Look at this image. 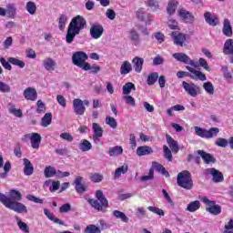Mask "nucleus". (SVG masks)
Here are the masks:
<instances>
[{
	"instance_id": "obj_1",
	"label": "nucleus",
	"mask_w": 233,
	"mask_h": 233,
	"mask_svg": "<svg viewBox=\"0 0 233 233\" xmlns=\"http://www.w3.org/2000/svg\"><path fill=\"white\" fill-rule=\"evenodd\" d=\"M9 196L10 198L6 197V195L3 193H0V203H3L6 208L14 210V212H17L18 214H23V212L26 214V212H28L26 206L19 202L21 199H23V195H21V192L12 189L9 192Z\"/></svg>"
},
{
	"instance_id": "obj_2",
	"label": "nucleus",
	"mask_w": 233,
	"mask_h": 233,
	"mask_svg": "<svg viewBox=\"0 0 233 233\" xmlns=\"http://www.w3.org/2000/svg\"><path fill=\"white\" fill-rule=\"evenodd\" d=\"M85 26H86V19L82 15H78L72 18L66 35V42L67 45L74 43V39H76V35L81 34V30H85Z\"/></svg>"
},
{
	"instance_id": "obj_3",
	"label": "nucleus",
	"mask_w": 233,
	"mask_h": 233,
	"mask_svg": "<svg viewBox=\"0 0 233 233\" xmlns=\"http://www.w3.org/2000/svg\"><path fill=\"white\" fill-rule=\"evenodd\" d=\"M166 141L168 146L164 145L163 150H164V157L165 159H167V161L172 162L174 160L173 154H177L179 152V144H177V141H176L170 135H166ZM169 147V148H168Z\"/></svg>"
},
{
	"instance_id": "obj_4",
	"label": "nucleus",
	"mask_w": 233,
	"mask_h": 233,
	"mask_svg": "<svg viewBox=\"0 0 233 233\" xmlns=\"http://www.w3.org/2000/svg\"><path fill=\"white\" fill-rule=\"evenodd\" d=\"M96 200L89 198L87 202L95 210H98V212H106V208H108V200L103 195V191L96 190Z\"/></svg>"
},
{
	"instance_id": "obj_5",
	"label": "nucleus",
	"mask_w": 233,
	"mask_h": 233,
	"mask_svg": "<svg viewBox=\"0 0 233 233\" xmlns=\"http://www.w3.org/2000/svg\"><path fill=\"white\" fill-rule=\"evenodd\" d=\"M177 184L185 190H192L194 188V180H192V174L190 171L184 170L179 172L177 176Z\"/></svg>"
},
{
	"instance_id": "obj_6",
	"label": "nucleus",
	"mask_w": 233,
	"mask_h": 233,
	"mask_svg": "<svg viewBox=\"0 0 233 233\" xmlns=\"http://www.w3.org/2000/svg\"><path fill=\"white\" fill-rule=\"evenodd\" d=\"M196 136L198 137H202L204 139H212V137H216L218 134H219V128L218 127H211L209 129H205L203 127L196 126L194 127Z\"/></svg>"
},
{
	"instance_id": "obj_7",
	"label": "nucleus",
	"mask_w": 233,
	"mask_h": 233,
	"mask_svg": "<svg viewBox=\"0 0 233 233\" xmlns=\"http://www.w3.org/2000/svg\"><path fill=\"white\" fill-rule=\"evenodd\" d=\"M199 199L205 205H208L206 208L207 212L212 214L213 216H219L221 214V206L216 205V201L208 199L207 197H199Z\"/></svg>"
},
{
	"instance_id": "obj_8",
	"label": "nucleus",
	"mask_w": 233,
	"mask_h": 233,
	"mask_svg": "<svg viewBox=\"0 0 233 233\" xmlns=\"http://www.w3.org/2000/svg\"><path fill=\"white\" fill-rule=\"evenodd\" d=\"M174 59L179 61V63H184V65H190L193 68H198L199 64L192 59L190 56L184 53H175L173 54Z\"/></svg>"
},
{
	"instance_id": "obj_9",
	"label": "nucleus",
	"mask_w": 233,
	"mask_h": 233,
	"mask_svg": "<svg viewBox=\"0 0 233 233\" xmlns=\"http://www.w3.org/2000/svg\"><path fill=\"white\" fill-rule=\"evenodd\" d=\"M24 137H25V139H30L32 148L39 150V147H41V141L43 140V137L39 133L25 134Z\"/></svg>"
},
{
	"instance_id": "obj_10",
	"label": "nucleus",
	"mask_w": 233,
	"mask_h": 233,
	"mask_svg": "<svg viewBox=\"0 0 233 233\" xmlns=\"http://www.w3.org/2000/svg\"><path fill=\"white\" fill-rule=\"evenodd\" d=\"M88 59V55L83 51H78L73 54L72 61L76 66H81V64Z\"/></svg>"
},
{
	"instance_id": "obj_11",
	"label": "nucleus",
	"mask_w": 233,
	"mask_h": 233,
	"mask_svg": "<svg viewBox=\"0 0 233 233\" xmlns=\"http://www.w3.org/2000/svg\"><path fill=\"white\" fill-rule=\"evenodd\" d=\"M171 37L173 38L174 44L177 45V46H185V43L187 42V35L177 31H173L171 33Z\"/></svg>"
},
{
	"instance_id": "obj_12",
	"label": "nucleus",
	"mask_w": 233,
	"mask_h": 233,
	"mask_svg": "<svg viewBox=\"0 0 233 233\" xmlns=\"http://www.w3.org/2000/svg\"><path fill=\"white\" fill-rule=\"evenodd\" d=\"M73 108L76 116H83V114L86 112V107H85L83 100H81L80 98H75L73 100Z\"/></svg>"
},
{
	"instance_id": "obj_13",
	"label": "nucleus",
	"mask_w": 233,
	"mask_h": 233,
	"mask_svg": "<svg viewBox=\"0 0 233 233\" xmlns=\"http://www.w3.org/2000/svg\"><path fill=\"white\" fill-rule=\"evenodd\" d=\"M206 172L212 175L214 183H223L225 181V177L221 171L216 169L215 167L207 168Z\"/></svg>"
},
{
	"instance_id": "obj_14",
	"label": "nucleus",
	"mask_w": 233,
	"mask_h": 233,
	"mask_svg": "<svg viewBox=\"0 0 233 233\" xmlns=\"http://www.w3.org/2000/svg\"><path fill=\"white\" fill-rule=\"evenodd\" d=\"M89 32H90V35H91V37H93V39H99V37H101V35H103V34L105 32V28L103 27V25H101L99 24H95V25H91Z\"/></svg>"
},
{
	"instance_id": "obj_15",
	"label": "nucleus",
	"mask_w": 233,
	"mask_h": 233,
	"mask_svg": "<svg viewBox=\"0 0 233 233\" xmlns=\"http://www.w3.org/2000/svg\"><path fill=\"white\" fill-rule=\"evenodd\" d=\"M137 17L139 21H145L147 25H150V22L152 21V15L145 12V8L143 7H140L137 11Z\"/></svg>"
},
{
	"instance_id": "obj_16",
	"label": "nucleus",
	"mask_w": 233,
	"mask_h": 233,
	"mask_svg": "<svg viewBox=\"0 0 233 233\" xmlns=\"http://www.w3.org/2000/svg\"><path fill=\"white\" fill-rule=\"evenodd\" d=\"M183 88L187 94L191 96V97H196L198 96V90L196 89V84L191 83L188 84V82H182Z\"/></svg>"
},
{
	"instance_id": "obj_17",
	"label": "nucleus",
	"mask_w": 233,
	"mask_h": 233,
	"mask_svg": "<svg viewBox=\"0 0 233 233\" xmlns=\"http://www.w3.org/2000/svg\"><path fill=\"white\" fill-rule=\"evenodd\" d=\"M222 34L226 37H232L233 35L232 24L228 18H225L223 21Z\"/></svg>"
},
{
	"instance_id": "obj_18",
	"label": "nucleus",
	"mask_w": 233,
	"mask_h": 233,
	"mask_svg": "<svg viewBox=\"0 0 233 233\" xmlns=\"http://www.w3.org/2000/svg\"><path fill=\"white\" fill-rule=\"evenodd\" d=\"M133 68L137 74H141L143 72V65H145V59L135 56L132 60Z\"/></svg>"
},
{
	"instance_id": "obj_19",
	"label": "nucleus",
	"mask_w": 233,
	"mask_h": 233,
	"mask_svg": "<svg viewBox=\"0 0 233 233\" xmlns=\"http://www.w3.org/2000/svg\"><path fill=\"white\" fill-rule=\"evenodd\" d=\"M198 155L200 156V157H202V159L206 165H210V163L214 164L217 161L216 157H214V156H212V154L207 153L204 150H198Z\"/></svg>"
},
{
	"instance_id": "obj_20",
	"label": "nucleus",
	"mask_w": 233,
	"mask_h": 233,
	"mask_svg": "<svg viewBox=\"0 0 233 233\" xmlns=\"http://www.w3.org/2000/svg\"><path fill=\"white\" fill-rule=\"evenodd\" d=\"M204 19L209 26H218L219 23V18L216 15H212V13L210 12H206L204 14Z\"/></svg>"
},
{
	"instance_id": "obj_21",
	"label": "nucleus",
	"mask_w": 233,
	"mask_h": 233,
	"mask_svg": "<svg viewBox=\"0 0 233 233\" xmlns=\"http://www.w3.org/2000/svg\"><path fill=\"white\" fill-rule=\"evenodd\" d=\"M24 97L27 101H35L37 99V91L34 87H27L24 91Z\"/></svg>"
},
{
	"instance_id": "obj_22",
	"label": "nucleus",
	"mask_w": 233,
	"mask_h": 233,
	"mask_svg": "<svg viewBox=\"0 0 233 233\" xmlns=\"http://www.w3.org/2000/svg\"><path fill=\"white\" fill-rule=\"evenodd\" d=\"M75 190L77 192V194H85L86 192V187L83 185V177H76L75 179Z\"/></svg>"
},
{
	"instance_id": "obj_23",
	"label": "nucleus",
	"mask_w": 233,
	"mask_h": 233,
	"mask_svg": "<svg viewBox=\"0 0 233 233\" xmlns=\"http://www.w3.org/2000/svg\"><path fill=\"white\" fill-rule=\"evenodd\" d=\"M178 15L185 23H194V15L185 9H179Z\"/></svg>"
},
{
	"instance_id": "obj_24",
	"label": "nucleus",
	"mask_w": 233,
	"mask_h": 233,
	"mask_svg": "<svg viewBox=\"0 0 233 233\" xmlns=\"http://www.w3.org/2000/svg\"><path fill=\"white\" fill-rule=\"evenodd\" d=\"M150 154H154V149H152L150 146H140L137 148V156L139 157L143 156H150Z\"/></svg>"
},
{
	"instance_id": "obj_25",
	"label": "nucleus",
	"mask_w": 233,
	"mask_h": 233,
	"mask_svg": "<svg viewBox=\"0 0 233 233\" xmlns=\"http://www.w3.org/2000/svg\"><path fill=\"white\" fill-rule=\"evenodd\" d=\"M129 40L131 41L132 45L135 46H139L141 44V38L139 37V33L136 31V29H131L129 32Z\"/></svg>"
},
{
	"instance_id": "obj_26",
	"label": "nucleus",
	"mask_w": 233,
	"mask_h": 233,
	"mask_svg": "<svg viewBox=\"0 0 233 233\" xmlns=\"http://www.w3.org/2000/svg\"><path fill=\"white\" fill-rule=\"evenodd\" d=\"M23 161L25 176H32L34 174V165L28 158H24Z\"/></svg>"
},
{
	"instance_id": "obj_27",
	"label": "nucleus",
	"mask_w": 233,
	"mask_h": 233,
	"mask_svg": "<svg viewBox=\"0 0 233 233\" xmlns=\"http://www.w3.org/2000/svg\"><path fill=\"white\" fill-rule=\"evenodd\" d=\"M56 61L52 59V57H46L43 61V66L47 72H54L56 70Z\"/></svg>"
},
{
	"instance_id": "obj_28",
	"label": "nucleus",
	"mask_w": 233,
	"mask_h": 233,
	"mask_svg": "<svg viewBox=\"0 0 233 233\" xmlns=\"http://www.w3.org/2000/svg\"><path fill=\"white\" fill-rule=\"evenodd\" d=\"M186 68L188 70V72H190L191 74H193V76H195V79L196 77H198V79H199L200 81H207V76L203 74V72L198 71L196 70V68L188 66H186Z\"/></svg>"
},
{
	"instance_id": "obj_29",
	"label": "nucleus",
	"mask_w": 233,
	"mask_h": 233,
	"mask_svg": "<svg viewBox=\"0 0 233 233\" xmlns=\"http://www.w3.org/2000/svg\"><path fill=\"white\" fill-rule=\"evenodd\" d=\"M15 14H17V9L15 8V5L8 4L5 9V15H7V17H9L10 19H15Z\"/></svg>"
},
{
	"instance_id": "obj_30",
	"label": "nucleus",
	"mask_w": 233,
	"mask_h": 233,
	"mask_svg": "<svg viewBox=\"0 0 233 233\" xmlns=\"http://www.w3.org/2000/svg\"><path fill=\"white\" fill-rule=\"evenodd\" d=\"M223 54L225 56H230L233 54V40L231 38L226 40L224 44Z\"/></svg>"
},
{
	"instance_id": "obj_31",
	"label": "nucleus",
	"mask_w": 233,
	"mask_h": 233,
	"mask_svg": "<svg viewBox=\"0 0 233 233\" xmlns=\"http://www.w3.org/2000/svg\"><path fill=\"white\" fill-rule=\"evenodd\" d=\"M44 214L50 219V221H53V223H56L57 225H65V222L57 218H55L54 213L50 212V210L45 208Z\"/></svg>"
},
{
	"instance_id": "obj_32",
	"label": "nucleus",
	"mask_w": 233,
	"mask_h": 233,
	"mask_svg": "<svg viewBox=\"0 0 233 233\" xmlns=\"http://www.w3.org/2000/svg\"><path fill=\"white\" fill-rule=\"evenodd\" d=\"M78 148L81 152H88V150H92V143L87 139H82L78 145Z\"/></svg>"
},
{
	"instance_id": "obj_33",
	"label": "nucleus",
	"mask_w": 233,
	"mask_h": 233,
	"mask_svg": "<svg viewBox=\"0 0 233 233\" xmlns=\"http://www.w3.org/2000/svg\"><path fill=\"white\" fill-rule=\"evenodd\" d=\"M130 72H132V64L128 61H124L120 66V74L127 76V74H130Z\"/></svg>"
},
{
	"instance_id": "obj_34",
	"label": "nucleus",
	"mask_w": 233,
	"mask_h": 233,
	"mask_svg": "<svg viewBox=\"0 0 233 233\" xmlns=\"http://www.w3.org/2000/svg\"><path fill=\"white\" fill-rule=\"evenodd\" d=\"M177 5H179V3L176 0L168 2L167 12L169 15H174V14H176V10H177Z\"/></svg>"
},
{
	"instance_id": "obj_35",
	"label": "nucleus",
	"mask_w": 233,
	"mask_h": 233,
	"mask_svg": "<svg viewBox=\"0 0 233 233\" xmlns=\"http://www.w3.org/2000/svg\"><path fill=\"white\" fill-rule=\"evenodd\" d=\"M128 172V165L125 164L115 170L114 179H119L122 174Z\"/></svg>"
},
{
	"instance_id": "obj_36",
	"label": "nucleus",
	"mask_w": 233,
	"mask_h": 233,
	"mask_svg": "<svg viewBox=\"0 0 233 233\" xmlns=\"http://www.w3.org/2000/svg\"><path fill=\"white\" fill-rule=\"evenodd\" d=\"M41 125L44 128L52 125V113H46L45 116L41 119Z\"/></svg>"
},
{
	"instance_id": "obj_37",
	"label": "nucleus",
	"mask_w": 233,
	"mask_h": 233,
	"mask_svg": "<svg viewBox=\"0 0 233 233\" xmlns=\"http://www.w3.org/2000/svg\"><path fill=\"white\" fill-rule=\"evenodd\" d=\"M200 208H201V203L199 202V200H195L190 202L187 205V210L188 212H196V210H199Z\"/></svg>"
},
{
	"instance_id": "obj_38",
	"label": "nucleus",
	"mask_w": 233,
	"mask_h": 233,
	"mask_svg": "<svg viewBox=\"0 0 233 233\" xmlns=\"http://www.w3.org/2000/svg\"><path fill=\"white\" fill-rule=\"evenodd\" d=\"M157 79H159V74L157 72H153L148 75L147 83L149 86H152V85H156Z\"/></svg>"
},
{
	"instance_id": "obj_39",
	"label": "nucleus",
	"mask_w": 233,
	"mask_h": 233,
	"mask_svg": "<svg viewBox=\"0 0 233 233\" xmlns=\"http://www.w3.org/2000/svg\"><path fill=\"white\" fill-rule=\"evenodd\" d=\"M84 233H101V228L96 224H89L84 229Z\"/></svg>"
},
{
	"instance_id": "obj_40",
	"label": "nucleus",
	"mask_w": 233,
	"mask_h": 233,
	"mask_svg": "<svg viewBox=\"0 0 233 233\" xmlns=\"http://www.w3.org/2000/svg\"><path fill=\"white\" fill-rule=\"evenodd\" d=\"M123 154V147L121 146H115L109 148V156L114 157V156H121Z\"/></svg>"
},
{
	"instance_id": "obj_41",
	"label": "nucleus",
	"mask_w": 233,
	"mask_h": 233,
	"mask_svg": "<svg viewBox=\"0 0 233 233\" xmlns=\"http://www.w3.org/2000/svg\"><path fill=\"white\" fill-rule=\"evenodd\" d=\"M25 9L31 15H35V12H37V5L35 2L29 1L25 4Z\"/></svg>"
},
{
	"instance_id": "obj_42",
	"label": "nucleus",
	"mask_w": 233,
	"mask_h": 233,
	"mask_svg": "<svg viewBox=\"0 0 233 233\" xmlns=\"http://www.w3.org/2000/svg\"><path fill=\"white\" fill-rule=\"evenodd\" d=\"M15 220L17 222L18 228L20 230H22V232L30 233V228L26 223L23 222L19 217H15Z\"/></svg>"
},
{
	"instance_id": "obj_43",
	"label": "nucleus",
	"mask_w": 233,
	"mask_h": 233,
	"mask_svg": "<svg viewBox=\"0 0 233 233\" xmlns=\"http://www.w3.org/2000/svg\"><path fill=\"white\" fill-rule=\"evenodd\" d=\"M113 216H115V218H116V219H121V221H123V223H128V221H129L128 217H127V215L124 212H121L119 210H114Z\"/></svg>"
},
{
	"instance_id": "obj_44",
	"label": "nucleus",
	"mask_w": 233,
	"mask_h": 233,
	"mask_svg": "<svg viewBox=\"0 0 233 233\" xmlns=\"http://www.w3.org/2000/svg\"><path fill=\"white\" fill-rule=\"evenodd\" d=\"M123 94L125 96H128V94H130V92H132V90H136V85H134V83L132 82H127L123 86Z\"/></svg>"
},
{
	"instance_id": "obj_45",
	"label": "nucleus",
	"mask_w": 233,
	"mask_h": 233,
	"mask_svg": "<svg viewBox=\"0 0 233 233\" xmlns=\"http://www.w3.org/2000/svg\"><path fill=\"white\" fill-rule=\"evenodd\" d=\"M10 170H12V163L10 161H6L4 165L5 172L0 174L1 179L6 178L8 176V172H10Z\"/></svg>"
},
{
	"instance_id": "obj_46",
	"label": "nucleus",
	"mask_w": 233,
	"mask_h": 233,
	"mask_svg": "<svg viewBox=\"0 0 233 233\" xmlns=\"http://www.w3.org/2000/svg\"><path fill=\"white\" fill-rule=\"evenodd\" d=\"M8 63L14 65L15 66H19V68H25V62L15 58V57H8Z\"/></svg>"
},
{
	"instance_id": "obj_47",
	"label": "nucleus",
	"mask_w": 233,
	"mask_h": 233,
	"mask_svg": "<svg viewBox=\"0 0 233 233\" xmlns=\"http://www.w3.org/2000/svg\"><path fill=\"white\" fill-rule=\"evenodd\" d=\"M44 174L46 177H54V176H56L57 171L52 166H48L46 167Z\"/></svg>"
},
{
	"instance_id": "obj_48",
	"label": "nucleus",
	"mask_w": 233,
	"mask_h": 233,
	"mask_svg": "<svg viewBox=\"0 0 233 233\" xmlns=\"http://www.w3.org/2000/svg\"><path fill=\"white\" fill-rule=\"evenodd\" d=\"M93 136L103 137V127L97 123H93Z\"/></svg>"
},
{
	"instance_id": "obj_49",
	"label": "nucleus",
	"mask_w": 233,
	"mask_h": 233,
	"mask_svg": "<svg viewBox=\"0 0 233 233\" xmlns=\"http://www.w3.org/2000/svg\"><path fill=\"white\" fill-rule=\"evenodd\" d=\"M203 88L207 94H209V96H214V85L212 82H205L203 84Z\"/></svg>"
},
{
	"instance_id": "obj_50",
	"label": "nucleus",
	"mask_w": 233,
	"mask_h": 233,
	"mask_svg": "<svg viewBox=\"0 0 233 233\" xmlns=\"http://www.w3.org/2000/svg\"><path fill=\"white\" fill-rule=\"evenodd\" d=\"M177 77H178V79H183V77H189L190 79H196V76L187 71L177 72Z\"/></svg>"
},
{
	"instance_id": "obj_51",
	"label": "nucleus",
	"mask_w": 233,
	"mask_h": 233,
	"mask_svg": "<svg viewBox=\"0 0 233 233\" xmlns=\"http://www.w3.org/2000/svg\"><path fill=\"white\" fill-rule=\"evenodd\" d=\"M36 112L37 114H45L46 112V106L43 100H38L36 103Z\"/></svg>"
},
{
	"instance_id": "obj_52",
	"label": "nucleus",
	"mask_w": 233,
	"mask_h": 233,
	"mask_svg": "<svg viewBox=\"0 0 233 233\" xmlns=\"http://www.w3.org/2000/svg\"><path fill=\"white\" fill-rule=\"evenodd\" d=\"M147 210L153 214H157V216H165V211L157 207L149 206L147 207Z\"/></svg>"
},
{
	"instance_id": "obj_53",
	"label": "nucleus",
	"mask_w": 233,
	"mask_h": 233,
	"mask_svg": "<svg viewBox=\"0 0 233 233\" xmlns=\"http://www.w3.org/2000/svg\"><path fill=\"white\" fill-rule=\"evenodd\" d=\"M106 124L108 125L113 129L117 128V121L116 120V118L112 116L106 117Z\"/></svg>"
},
{
	"instance_id": "obj_54",
	"label": "nucleus",
	"mask_w": 233,
	"mask_h": 233,
	"mask_svg": "<svg viewBox=\"0 0 233 233\" xmlns=\"http://www.w3.org/2000/svg\"><path fill=\"white\" fill-rule=\"evenodd\" d=\"M11 90L10 85L0 81V92H2V94H10Z\"/></svg>"
},
{
	"instance_id": "obj_55",
	"label": "nucleus",
	"mask_w": 233,
	"mask_h": 233,
	"mask_svg": "<svg viewBox=\"0 0 233 233\" xmlns=\"http://www.w3.org/2000/svg\"><path fill=\"white\" fill-rule=\"evenodd\" d=\"M66 21H68L66 15H61L58 20V28L60 30H65V26H66Z\"/></svg>"
},
{
	"instance_id": "obj_56",
	"label": "nucleus",
	"mask_w": 233,
	"mask_h": 233,
	"mask_svg": "<svg viewBox=\"0 0 233 233\" xmlns=\"http://www.w3.org/2000/svg\"><path fill=\"white\" fill-rule=\"evenodd\" d=\"M89 179L93 181V183H101V181H103V175L98 173L91 174Z\"/></svg>"
},
{
	"instance_id": "obj_57",
	"label": "nucleus",
	"mask_w": 233,
	"mask_h": 233,
	"mask_svg": "<svg viewBox=\"0 0 233 233\" xmlns=\"http://www.w3.org/2000/svg\"><path fill=\"white\" fill-rule=\"evenodd\" d=\"M61 139H64V141H68V143H72L74 141V136L68 132H64L60 134Z\"/></svg>"
},
{
	"instance_id": "obj_58",
	"label": "nucleus",
	"mask_w": 233,
	"mask_h": 233,
	"mask_svg": "<svg viewBox=\"0 0 233 233\" xmlns=\"http://www.w3.org/2000/svg\"><path fill=\"white\" fill-rule=\"evenodd\" d=\"M216 145L218 147H221V148H227V147L228 145V140H227L226 138H223V137H219L217 139Z\"/></svg>"
},
{
	"instance_id": "obj_59",
	"label": "nucleus",
	"mask_w": 233,
	"mask_h": 233,
	"mask_svg": "<svg viewBox=\"0 0 233 233\" xmlns=\"http://www.w3.org/2000/svg\"><path fill=\"white\" fill-rule=\"evenodd\" d=\"M70 210H72V206L70 205V203H66L62 205L59 208L60 214H66V212H70Z\"/></svg>"
},
{
	"instance_id": "obj_60",
	"label": "nucleus",
	"mask_w": 233,
	"mask_h": 233,
	"mask_svg": "<svg viewBox=\"0 0 233 233\" xmlns=\"http://www.w3.org/2000/svg\"><path fill=\"white\" fill-rule=\"evenodd\" d=\"M198 66H202L204 70H207V72H210V66H208V63L205 58H199L198 60Z\"/></svg>"
},
{
	"instance_id": "obj_61",
	"label": "nucleus",
	"mask_w": 233,
	"mask_h": 233,
	"mask_svg": "<svg viewBox=\"0 0 233 233\" xmlns=\"http://www.w3.org/2000/svg\"><path fill=\"white\" fill-rule=\"evenodd\" d=\"M167 25L170 30H179V25H177V21L174 19H169L167 21Z\"/></svg>"
},
{
	"instance_id": "obj_62",
	"label": "nucleus",
	"mask_w": 233,
	"mask_h": 233,
	"mask_svg": "<svg viewBox=\"0 0 233 233\" xmlns=\"http://www.w3.org/2000/svg\"><path fill=\"white\" fill-rule=\"evenodd\" d=\"M154 179V168H150L149 169V173H148V176H142L140 177V181H150Z\"/></svg>"
},
{
	"instance_id": "obj_63",
	"label": "nucleus",
	"mask_w": 233,
	"mask_h": 233,
	"mask_svg": "<svg viewBox=\"0 0 233 233\" xmlns=\"http://www.w3.org/2000/svg\"><path fill=\"white\" fill-rule=\"evenodd\" d=\"M0 63L5 70H12V66L10 65V62H8V60L6 61L5 57H0Z\"/></svg>"
},
{
	"instance_id": "obj_64",
	"label": "nucleus",
	"mask_w": 233,
	"mask_h": 233,
	"mask_svg": "<svg viewBox=\"0 0 233 233\" xmlns=\"http://www.w3.org/2000/svg\"><path fill=\"white\" fill-rule=\"evenodd\" d=\"M26 199H28V201H33V203H39L40 205H43V199L36 198L34 195H27Z\"/></svg>"
}]
</instances>
